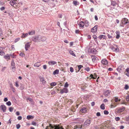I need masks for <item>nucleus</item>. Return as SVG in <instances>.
<instances>
[{"instance_id":"obj_36","label":"nucleus","mask_w":129,"mask_h":129,"mask_svg":"<svg viewBox=\"0 0 129 129\" xmlns=\"http://www.w3.org/2000/svg\"><path fill=\"white\" fill-rule=\"evenodd\" d=\"M67 101V103H68L69 102H70V104H71L72 103V100L71 99H69L68 100L67 99H66L65 100V101Z\"/></svg>"},{"instance_id":"obj_6","label":"nucleus","mask_w":129,"mask_h":129,"mask_svg":"<svg viewBox=\"0 0 129 129\" xmlns=\"http://www.w3.org/2000/svg\"><path fill=\"white\" fill-rule=\"evenodd\" d=\"M41 38V37L40 36L34 37L33 38V41L35 42L40 41Z\"/></svg>"},{"instance_id":"obj_7","label":"nucleus","mask_w":129,"mask_h":129,"mask_svg":"<svg viewBox=\"0 0 129 129\" xmlns=\"http://www.w3.org/2000/svg\"><path fill=\"white\" fill-rule=\"evenodd\" d=\"M17 1V0H12L9 2L10 4L11 5L13 6L14 7H15V6H16V4L18 5V4L16 2Z\"/></svg>"},{"instance_id":"obj_61","label":"nucleus","mask_w":129,"mask_h":129,"mask_svg":"<svg viewBox=\"0 0 129 129\" xmlns=\"http://www.w3.org/2000/svg\"><path fill=\"white\" fill-rule=\"evenodd\" d=\"M18 119L19 120H21L22 119V117L21 116H19L18 117Z\"/></svg>"},{"instance_id":"obj_43","label":"nucleus","mask_w":129,"mask_h":129,"mask_svg":"<svg viewBox=\"0 0 129 129\" xmlns=\"http://www.w3.org/2000/svg\"><path fill=\"white\" fill-rule=\"evenodd\" d=\"M2 34V30L1 29H0V36H1V38L2 39H4V38H3V37L1 36Z\"/></svg>"},{"instance_id":"obj_55","label":"nucleus","mask_w":129,"mask_h":129,"mask_svg":"<svg viewBox=\"0 0 129 129\" xmlns=\"http://www.w3.org/2000/svg\"><path fill=\"white\" fill-rule=\"evenodd\" d=\"M70 71L71 72H73L74 70L72 67H71L70 68Z\"/></svg>"},{"instance_id":"obj_12","label":"nucleus","mask_w":129,"mask_h":129,"mask_svg":"<svg viewBox=\"0 0 129 129\" xmlns=\"http://www.w3.org/2000/svg\"><path fill=\"white\" fill-rule=\"evenodd\" d=\"M40 81L42 82L43 85L45 84L46 81L45 80L44 78L43 77L40 76L39 77Z\"/></svg>"},{"instance_id":"obj_42","label":"nucleus","mask_w":129,"mask_h":129,"mask_svg":"<svg viewBox=\"0 0 129 129\" xmlns=\"http://www.w3.org/2000/svg\"><path fill=\"white\" fill-rule=\"evenodd\" d=\"M83 66L81 65H80L79 66H78V71H76V72H78L79 70H80L81 69L82 67Z\"/></svg>"},{"instance_id":"obj_57","label":"nucleus","mask_w":129,"mask_h":129,"mask_svg":"<svg viewBox=\"0 0 129 129\" xmlns=\"http://www.w3.org/2000/svg\"><path fill=\"white\" fill-rule=\"evenodd\" d=\"M10 57L11 56L12 58H15V56L14 55V54H11L10 55Z\"/></svg>"},{"instance_id":"obj_51","label":"nucleus","mask_w":129,"mask_h":129,"mask_svg":"<svg viewBox=\"0 0 129 129\" xmlns=\"http://www.w3.org/2000/svg\"><path fill=\"white\" fill-rule=\"evenodd\" d=\"M107 36L109 39H111L112 38V36L109 34H108Z\"/></svg>"},{"instance_id":"obj_59","label":"nucleus","mask_w":129,"mask_h":129,"mask_svg":"<svg viewBox=\"0 0 129 129\" xmlns=\"http://www.w3.org/2000/svg\"><path fill=\"white\" fill-rule=\"evenodd\" d=\"M69 86V84L67 82L66 83L65 85L64 86V87H68Z\"/></svg>"},{"instance_id":"obj_16","label":"nucleus","mask_w":129,"mask_h":129,"mask_svg":"<svg viewBox=\"0 0 129 129\" xmlns=\"http://www.w3.org/2000/svg\"><path fill=\"white\" fill-rule=\"evenodd\" d=\"M91 57L92 61L93 62H96V58H97L96 56L95 55H92L91 56Z\"/></svg>"},{"instance_id":"obj_52","label":"nucleus","mask_w":129,"mask_h":129,"mask_svg":"<svg viewBox=\"0 0 129 129\" xmlns=\"http://www.w3.org/2000/svg\"><path fill=\"white\" fill-rule=\"evenodd\" d=\"M6 104L8 106H10L11 105V102L9 101L6 103Z\"/></svg>"},{"instance_id":"obj_18","label":"nucleus","mask_w":129,"mask_h":129,"mask_svg":"<svg viewBox=\"0 0 129 129\" xmlns=\"http://www.w3.org/2000/svg\"><path fill=\"white\" fill-rule=\"evenodd\" d=\"M110 91L109 90H107L105 92L104 94L105 96H107L110 94Z\"/></svg>"},{"instance_id":"obj_24","label":"nucleus","mask_w":129,"mask_h":129,"mask_svg":"<svg viewBox=\"0 0 129 129\" xmlns=\"http://www.w3.org/2000/svg\"><path fill=\"white\" fill-rule=\"evenodd\" d=\"M41 38L40 40V41H44L46 40V38L45 37L42 36H41Z\"/></svg>"},{"instance_id":"obj_62","label":"nucleus","mask_w":129,"mask_h":129,"mask_svg":"<svg viewBox=\"0 0 129 129\" xmlns=\"http://www.w3.org/2000/svg\"><path fill=\"white\" fill-rule=\"evenodd\" d=\"M95 102H92L91 103V105L92 106H93L95 105Z\"/></svg>"},{"instance_id":"obj_22","label":"nucleus","mask_w":129,"mask_h":129,"mask_svg":"<svg viewBox=\"0 0 129 129\" xmlns=\"http://www.w3.org/2000/svg\"><path fill=\"white\" fill-rule=\"evenodd\" d=\"M90 77L91 78L95 79L97 78V75L96 74H94V75L91 74L90 75Z\"/></svg>"},{"instance_id":"obj_53","label":"nucleus","mask_w":129,"mask_h":129,"mask_svg":"<svg viewBox=\"0 0 129 129\" xmlns=\"http://www.w3.org/2000/svg\"><path fill=\"white\" fill-rule=\"evenodd\" d=\"M85 69L87 72H88L90 71V69L88 67H86L85 68Z\"/></svg>"},{"instance_id":"obj_37","label":"nucleus","mask_w":129,"mask_h":129,"mask_svg":"<svg viewBox=\"0 0 129 129\" xmlns=\"http://www.w3.org/2000/svg\"><path fill=\"white\" fill-rule=\"evenodd\" d=\"M76 109L73 107H72L70 110L73 112V113L74 112H75L76 111Z\"/></svg>"},{"instance_id":"obj_33","label":"nucleus","mask_w":129,"mask_h":129,"mask_svg":"<svg viewBox=\"0 0 129 129\" xmlns=\"http://www.w3.org/2000/svg\"><path fill=\"white\" fill-rule=\"evenodd\" d=\"M69 52L70 53L74 56H75L76 55L74 54V52L72 50H70Z\"/></svg>"},{"instance_id":"obj_40","label":"nucleus","mask_w":129,"mask_h":129,"mask_svg":"<svg viewBox=\"0 0 129 129\" xmlns=\"http://www.w3.org/2000/svg\"><path fill=\"white\" fill-rule=\"evenodd\" d=\"M56 83L55 82H53L50 83V85L51 86H53L56 85Z\"/></svg>"},{"instance_id":"obj_14","label":"nucleus","mask_w":129,"mask_h":129,"mask_svg":"<svg viewBox=\"0 0 129 129\" xmlns=\"http://www.w3.org/2000/svg\"><path fill=\"white\" fill-rule=\"evenodd\" d=\"M57 63V62L55 61L51 60L48 62L49 64L50 65H53Z\"/></svg>"},{"instance_id":"obj_32","label":"nucleus","mask_w":129,"mask_h":129,"mask_svg":"<svg viewBox=\"0 0 129 129\" xmlns=\"http://www.w3.org/2000/svg\"><path fill=\"white\" fill-rule=\"evenodd\" d=\"M59 70L58 69H56L53 72V74L54 75H55L56 74H58L59 73Z\"/></svg>"},{"instance_id":"obj_19","label":"nucleus","mask_w":129,"mask_h":129,"mask_svg":"<svg viewBox=\"0 0 129 129\" xmlns=\"http://www.w3.org/2000/svg\"><path fill=\"white\" fill-rule=\"evenodd\" d=\"M31 44L29 43H27L25 45V49L26 50H28V48H29Z\"/></svg>"},{"instance_id":"obj_31","label":"nucleus","mask_w":129,"mask_h":129,"mask_svg":"<svg viewBox=\"0 0 129 129\" xmlns=\"http://www.w3.org/2000/svg\"><path fill=\"white\" fill-rule=\"evenodd\" d=\"M28 35V34L27 33H26V34L23 33L22 34V35L21 36V38H25L27 37Z\"/></svg>"},{"instance_id":"obj_47","label":"nucleus","mask_w":129,"mask_h":129,"mask_svg":"<svg viewBox=\"0 0 129 129\" xmlns=\"http://www.w3.org/2000/svg\"><path fill=\"white\" fill-rule=\"evenodd\" d=\"M129 88V86L127 85H125L124 88L125 90H127Z\"/></svg>"},{"instance_id":"obj_30","label":"nucleus","mask_w":129,"mask_h":129,"mask_svg":"<svg viewBox=\"0 0 129 129\" xmlns=\"http://www.w3.org/2000/svg\"><path fill=\"white\" fill-rule=\"evenodd\" d=\"M126 71L127 73H125V74L127 76L129 77V68H127L126 69Z\"/></svg>"},{"instance_id":"obj_11","label":"nucleus","mask_w":129,"mask_h":129,"mask_svg":"<svg viewBox=\"0 0 129 129\" xmlns=\"http://www.w3.org/2000/svg\"><path fill=\"white\" fill-rule=\"evenodd\" d=\"M91 122L90 119H88L84 123V125H88L90 124Z\"/></svg>"},{"instance_id":"obj_49","label":"nucleus","mask_w":129,"mask_h":129,"mask_svg":"<svg viewBox=\"0 0 129 129\" xmlns=\"http://www.w3.org/2000/svg\"><path fill=\"white\" fill-rule=\"evenodd\" d=\"M109 113L108 112L107 110H104V114L105 115H108Z\"/></svg>"},{"instance_id":"obj_8","label":"nucleus","mask_w":129,"mask_h":129,"mask_svg":"<svg viewBox=\"0 0 129 129\" xmlns=\"http://www.w3.org/2000/svg\"><path fill=\"white\" fill-rule=\"evenodd\" d=\"M60 93L62 94L63 93H67L68 92V89L66 88H63V89H60Z\"/></svg>"},{"instance_id":"obj_38","label":"nucleus","mask_w":129,"mask_h":129,"mask_svg":"<svg viewBox=\"0 0 129 129\" xmlns=\"http://www.w3.org/2000/svg\"><path fill=\"white\" fill-rule=\"evenodd\" d=\"M100 108L101 109L104 110L105 109V105L104 104H102L101 105Z\"/></svg>"},{"instance_id":"obj_50","label":"nucleus","mask_w":129,"mask_h":129,"mask_svg":"<svg viewBox=\"0 0 129 129\" xmlns=\"http://www.w3.org/2000/svg\"><path fill=\"white\" fill-rule=\"evenodd\" d=\"M115 119L116 121H118L120 120V118L119 117H116Z\"/></svg>"},{"instance_id":"obj_46","label":"nucleus","mask_w":129,"mask_h":129,"mask_svg":"<svg viewBox=\"0 0 129 129\" xmlns=\"http://www.w3.org/2000/svg\"><path fill=\"white\" fill-rule=\"evenodd\" d=\"M116 2H112L111 3V5L112 6H116Z\"/></svg>"},{"instance_id":"obj_35","label":"nucleus","mask_w":129,"mask_h":129,"mask_svg":"<svg viewBox=\"0 0 129 129\" xmlns=\"http://www.w3.org/2000/svg\"><path fill=\"white\" fill-rule=\"evenodd\" d=\"M114 100L115 102H117L118 101H120V99H119L118 97H116L115 98Z\"/></svg>"},{"instance_id":"obj_48","label":"nucleus","mask_w":129,"mask_h":129,"mask_svg":"<svg viewBox=\"0 0 129 129\" xmlns=\"http://www.w3.org/2000/svg\"><path fill=\"white\" fill-rule=\"evenodd\" d=\"M14 109V108L12 107H10L9 108V110L10 112H12L13 111Z\"/></svg>"},{"instance_id":"obj_27","label":"nucleus","mask_w":129,"mask_h":129,"mask_svg":"<svg viewBox=\"0 0 129 129\" xmlns=\"http://www.w3.org/2000/svg\"><path fill=\"white\" fill-rule=\"evenodd\" d=\"M117 104L116 103H114L113 104H111L110 105V108H113L116 107L117 105Z\"/></svg>"},{"instance_id":"obj_5","label":"nucleus","mask_w":129,"mask_h":129,"mask_svg":"<svg viewBox=\"0 0 129 129\" xmlns=\"http://www.w3.org/2000/svg\"><path fill=\"white\" fill-rule=\"evenodd\" d=\"M88 108L86 107H83L81 109L79 113L81 114H84L87 112Z\"/></svg>"},{"instance_id":"obj_26","label":"nucleus","mask_w":129,"mask_h":129,"mask_svg":"<svg viewBox=\"0 0 129 129\" xmlns=\"http://www.w3.org/2000/svg\"><path fill=\"white\" fill-rule=\"evenodd\" d=\"M84 24H85V26L87 27L89 26V22L87 20H86L85 21H84Z\"/></svg>"},{"instance_id":"obj_4","label":"nucleus","mask_w":129,"mask_h":129,"mask_svg":"<svg viewBox=\"0 0 129 129\" xmlns=\"http://www.w3.org/2000/svg\"><path fill=\"white\" fill-rule=\"evenodd\" d=\"M125 108L124 107L118 108L116 109V111L118 113H121L125 110Z\"/></svg>"},{"instance_id":"obj_29","label":"nucleus","mask_w":129,"mask_h":129,"mask_svg":"<svg viewBox=\"0 0 129 129\" xmlns=\"http://www.w3.org/2000/svg\"><path fill=\"white\" fill-rule=\"evenodd\" d=\"M73 3L74 5L76 6L79 5V4L78 2L75 1H73Z\"/></svg>"},{"instance_id":"obj_39","label":"nucleus","mask_w":129,"mask_h":129,"mask_svg":"<svg viewBox=\"0 0 129 129\" xmlns=\"http://www.w3.org/2000/svg\"><path fill=\"white\" fill-rule=\"evenodd\" d=\"M19 55L23 57L25 56V54L23 52H21L20 54Z\"/></svg>"},{"instance_id":"obj_45","label":"nucleus","mask_w":129,"mask_h":129,"mask_svg":"<svg viewBox=\"0 0 129 129\" xmlns=\"http://www.w3.org/2000/svg\"><path fill=\"white\" fill-rule=\"evenodd\" d=\"M20 39V38H18L14 40V42L16 43L18 42Z\"/></svg>"},{"instance_id":"obj_54","label":"nucleus","mask_w":129,"mask_h":129,"mask_svg":"<svg viewBox=\"0 0 129 129\" xmlns=\"http://www.w3.org/2000/svg\"><path fill=\"white\" fill-rule=\"evenodd\" d=\"M20 127V125L19 124H18L16 125V127L17 129H19Z\"/></svg>"},{"instance_id":"obj_20","label":"nucleus","mask_w":129,"mask_h":129,"mask_svg":"<svg viewBox=\"0 0 129 129\" xmlns=\"http://www.w3.org/2000/svg\"><path fill=\"white\" fill-rule=\"evenodd\" d=\"M82 125H76L74 126V129H77L78 128H82Z\"/></svg>"},{"instance_id":"obj_9","label":"nucleus","mask_w":129,"mask_h":129,"mask_svg":"<svg viewBox=\"0 0 129 129\" xmlns=\"http://www.w3.org/2000/svg\"><path fill=\"white\" fill-rule=\"evenodd\" d=\"M111 49L113 51L115 52H117L119 51V49L117 46L111 47Z\"/></svg>"},{"instance_id":"obj_64","label":"nucleus","mask_w":129,"mask_h":129,"mask_svg":"<svg viewBox=\"0 0 129 129\" xmlns=\"http://www.w3.org/2000/svg\"><path fill=\"white\" fill-rule=\"evenodd\" d=\"M5 9V7H1L0 8L1 10L2 11L4 10Z\"/></svg>"},{"instance_id":"obj_34","label":"nucleus","mask_w":129,"mask_h":129,"mask_svg":"<svg viewBox=\"0 0 129 129\" xmlns=\"http://www.w3.org/2000/svg\"><path fill=\"white\" fill-rule=\"evenodd\" d=\"M40 64L39 62H37L35 64L34 66L37 67H38L40 66Z\"/></svg>"},{"instance_id":"obj_58","label":"nucleus","mask_w":129,"mask_h":129,"mask_svg":"<svg viewBox=\"0 0 129 129\" xmlns=\"http://www.w3.org/2000/svg\"><path fill=\"white\" fill-rule=\"evenodd\" d=\"M126 99L127 101H129V95L126 96Z\"/></svg>"},{"instance_id":"obj_10","label":"nucleus","mask_w":129,"mask_h":129,"mask_svg":"<svg viewBox=\"0 0 129 129\" xmlns=\"http://www.w3.org/2000/svg\"><path fill=\"white\" fill-rule=\"evenodd\" d=\"M6 107L4 105H2L0 106V109L4 112L6 111Z\"/></svg>"},{"instance_id":"obj_41","label":"nucleus","mask_w":129,"mask_h":129,"mask_svg":"<svg viewBox=\"0 0 129 129\" xmlns=\"http://www.w3.org/2000/svg\"><path fill=\"white\" fill-rule=\"evenodd\" d=\"M5 54V53L3 50L0 51V55L1 56H3Z\"/></svg>"},{"instance_id":"obj_56","label":"nucleus","mask_w":129,"mask_h":129,"mask_svg":"<svg viewBox=\"0 0 129 129\" xmlns=\"http://www.w3.org/2000/svg\"><path fill=\"white\" fill-rule=\"evenodd\" d=\"M96 115L97 116H101V114L100 112H98L96 113Z\"/></svg>"},{"instance_id":"obj_1","label":"nucleus","mask_w":129,"mask_h":129,"mask_svg":"<svg viewBox=\"0 0 129 129\" xmlns=\"http://www.w3.org/2000/svg\"><path fill=\"white\" fill-rule=\"evenodd\" d=\"M45 129H64L62 126H60L59 125H52L50 124L49 126H46Z\"/></svg>"},{"instance_id":"obj_60","label":"nucleus","mask_w":129,"mask_h":129,"mask_svg":"<svg viewBox=\"0 0 129 129\" xmlns=\"http://www.w3.org/2000/svg\"><path fill=\"white\" fill-rule=\"evenodd\" d=\"M43 68L44 70H46L47 69V66L46 65H44L43 66Z\"/></svg>"},{"instance_id":"obj_2","label":"nucleus","mask_w":129,"mask_h":129,"mask_svg":"<svg viewBox=\"0 0 129 129\" xmlns=\"http://www.w3.org/2000/svg\"><path fill=\"white\" fill-rule=\"evenodd\" d=\"M103 127H102L103 129H106V128H109L111 126L110 123L108 122H106L104 124H103Z\"/></svg>"},{"instance_id":"obj_28","label":"nucleus","mask_w":129,"mask_h":129,"mask_svg":"<svg viewBox=\"0 0 129 129\" xmlns=\"http://www.w3.org/2000/svg\"><path fill=\"white\" fill-rule=\"evenodd\" d=\"M84 23L83 21H81L79 23V26L80 27H83L84 26Z\"/></svg>"},{"instance_id":"obj_17","label":"nucleus","mask_w":129,"mask_h":129,"mask_svg":"<svg viewBox=\"0 0 129 129\" xmlns=\"http://www.w3.org/2000/svg\"><path fill=\"white\" fill-rule=\"evenodd\" d=\"M4 58L7 61H8L10 59V56L8 54H7L5 55L4 56Z\"/></svg>"},{"instance_id":"obj_13","label":"nucleus","mask_w":129,"mask_h":129,"mask_svg":"<svg viewBox=\"0 0 129 129\" xmlns=\"http://www.w3.org/2000/svg\"><path fill=\"white\" fill-rule=\"evenodd\" d=\"M97 25L94 26V27L92 28L91 30V31L92 32H96L97 30Z\"/></svg>"},{"instance_id":"obj_44","label":"nucleus","mask_w":129,"mask_h":129,"mask_svg":"<svg viewBox=\"0 0 129 129\" xmlns=\"http://www.w3.org/2000/svg\"><path fill=\"white\" fill-rule=\"evenodd\" d=\"M32 118V116L30 115H28L27 117V119L28 120H29Z\"/></svg>"},{"instance_id":"obj_25","label":"nucleus","mask_w":129,"mask_h":129,"mask_svg":"<svg viewBox=\"0 0 129 129\" xmlns=\"http://www.w3.org/2000/svg\"><path fill=\"white\" fill-rule=\"evenodd\" d=\"M116 38L117 39H118L120 37V33L119 31H116Z\"/></svg>"},{"instance_id":"obj_63","label":"nucleus","mask_w":129,"mask_h":129,"mask_svg":"<svg viewBox=\"0 0 129 129\" xmlns=\"http://www.w3.org/2000/svg\"><path fill=\"white\" fill-rule=\"evenodd\" d=\"M15 86H16L17 87H18L19 86V84L17 82H16L15 83Z\"/></svg>"},{"instance_id":"obj_15","label":"nucleus","mask_w":129,"mask_h":129,"mask_svg":"<svg viewBox=\"0 0 129 129\" xmlns=\"http://www.w3.org/2000/svg\"><path fill=\"white\" fill-rule=\"evenodd\" d=\"M102 64L104 65H106L108 64V61L106 59H102L101 61Z\"/></svg>"},{"instance_id":"obj_23","label":"nucleus","mask_w":129,"mask_h":129,"mask_svg":"<svg viewBox=\"0 0 129 129\" xmlns=\"http://www.w3.org/2000/svg\"><path fill=\"white\" fill-rule=\"evenodd\" d=\"M106 38V36L105 35H100L98 37V38L100 39H101L102 38L105 39Z\"/></svg>"},{"instance_id":"obj_21","label":"nucleus","mask_w":129,"mask_h":129,"mask_svg":"<svg viewBox=\"0 0 129 129\" xmlns=\"http://www.w3.org/2000/svg\"><path fill=\"white\" fill-rule=\"evenodd\" d=\"M11 66H12V69H13L15 68V63L14 62V61L13 60H12V61L11 63Z\"/></svg>"},{"instance_id":"obj_3","label":"nucleus","mask_w":129,"mask_h":129,"mask_svg":"<svg viewBox=\"0 0 129 129\" xmlns=\"http://www.w3.org/2000/svg\"><path fill=\"white\" fill-rule=\"evenodd\" d=\"M128 22V20L127 18H123L121 21V25L122 26H123V25H125Z\"/></svg>"}]
</instances>
